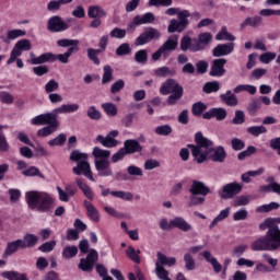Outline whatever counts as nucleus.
I'll return each instance as SVG.
<instances>
[{
    "instance_id": "1",
    "label": "nucleus",
    "mask_w": 280,
    "mask_h": 280,
    "mask_svg": "<svg viewBox=\"0 0 280 280\" xmlns=\"http://www.w3.org/2000/svg\"><path fill=\"white\" fill-rule=\"evenodd\" d=\"M25 200L30 209H36L40 213H47L54 207V198L45 191H27L25 192Z\"/></svg>"
},
{
    "instance_id": "2",
    "label": "nucleus",
    "mask_w": 280,
    "mask_h": 280,
    "mask_svg": "<svg viewBox=\"0 0 280 280\" xmlns=\"http://www.w3.org/2000/svg\"><path fill=\"white\" fill-rule=\"evenodd\" d=\"M195 143L197 144H188L191 155L197 163H205L209 156V150L213 148V141L199 131L195 135Z\"/></svg>"
},
{
    "instance_id": "3",
    "label": "nucleus",
    "mask_w": 280,
    "mask_h": 280,
    "mask_svg": "<svg viewBox=\"0 0 280 280\" xmlns=\"http://www.w3.org/2000/svg\"><path fill=\"white\" fill-rule=\"evenodd\" d=\"M70 161L77 163L72 168L73 174L77 176L83 175L92 183H95V177H93V171H91V164L89 163V154L74 150L70 154Z\"/></svg>"
},
{
    "instance_id": "4",
    "label": "nucleus",
    "mask_w": 280,
    "mask_h": 280,
    "mask_svg": "<svg viewBox=\"0 0 280 280\" xmlns=\"http://www.w3.org/2000/svg\"><path fill=\"white\" fill-rule=\"evenodd\" d=\"M280 248V230L270 228L267 237H260L252 244V250H277Z\"/></svg>"
},
{
    "instance_id": "5",
    "label": "nucleus",
    "mask_w": 280,
    "mask_h": 280,
    "mask_svg": "<svg viewBox=\"0 0 280 280\" xmlns=\"http://www.w3.org/2000/svg\"><path fill=\"white\" fill-rule=\"evenodd\" d=\"M188 207H202L211 189L200 180H194L189 188Z\"/></svg>"
},
{
    "instance_id": "6",
    "label": "nucleus",
    "mask_w": 280,
    "mask_h": 280,
    "mask_svg": "<svg viewBox=\"0 0 280 280\" xmlns=\"http://www.w3.org/2000/svg\"><path fill=\"white\" fill-rule=\"evenodd\" d=\"M177 47H178V36L173 35L168 37L167 40L155 52L152 54L151 58L154 62H156V60H161L162 57L164 59L170 58V55L172 54V51H176Z\"/></svg>"
},
{
    "instance_id": "7",
    "label": "nucleus",
    "mask_w": 280,
    "mask_h": 280,
    "mask_svg": "<svg viewBox=\"0 0 280 280\" xmlns=\"http://www.w3.org/2000/svg\"><path fill=\"white\" fill-rule=\"evenodd\" d=\"M189 16H191L190 12H184L179 13V18H177L178 20L172 19L167 26L168 34H175V32L180 34V32H185L187 25H189Z\"/></svg>"
},
{
    "instance_id": "8",
    "label": "nucleus",
    "mask_w": 280,
    "mask_h": 280,
    "mask_svg": "<svg viewBox=\"0 0 280 280\" xmlns=\"http://www.w3.org/2000/svg\"><path fill=\"white\" fill-rule=\"evenodd\" d=\"M32 49V42L30 39H20L15 43L10 52V58L7 60V65H13V62L23 56V51H30Z\"/></svg>"
},
{
    "instance_id": "9",
    "label": "nucleus",
    "mask_w": 280,
    "mask_h": 280,
    "mask_svg": "<svg viewBox=\"0 0 280 280\" xmlns=\"http://www.w3.org/2000/svg\"><path fill=\"white\" fill-rule=\"evenodd\" d=\"M242 189H244V185L237 182L229 183L219 190V196L222 200H231V198H235L237 194H242Z\"/></svg>"
},
{
    "instance_id": "10",
    "label": "nucleus",
    "mask_w": 280,
    "mask_h": 280,
    "mask_svg": "<svg viewBox=\"0 0 280 280\" xmlns=\"http://www.w3.org/2000/svg\"><path fill=\"white\" fill-rule=\"evenodd\" d=\"M47 30L48 32L58 34L60 32H67L69 24L60 15H54L48 20Z\"/></svg>"
},
{
    "instance_id": "11",
    "label": "nucleus",
    "mask_w": 280,
    "mask_h": 280,
    "mask_svg": "<svg viewBox=\"0 0 280 280\" xmlns=\"http://www.w3.org/2000/svg\"><path fill=\"white\" fill-rule=\"evenodd\" d=\"M160 37H161V33L159 32V30L150 27L149 30H147L136 38L135 45L136 47H141L143 45H148V43H152L154 38H160Z\"/></svg>"
},
{
    "instance_id": "12",
    "label": "nucleus",
    "mask_w": 280,
    "mask_h": 280,
    "mask_svg": "<svg viewBox=\"0 0 280 280\" xmlns=\"http://www.w3.org/2000/svg\"><path fill=\"white\" fill-rule=\"evenodd\" d=\"M98 257L100 256L97 254V250L95 249L90 250V253L88 254V257L82 258L80 260V264H79L80 270H82L83 272H91V270H93V266H95V264L97 262Z\"/></svg>"
},
{
    "instance_id": "13",
    "label": "nucleus",
    "mask_w": 280,
    "mask_h": 280,
    "mask_svg": "<svg viewBox=\"0 0 280 280\" xmlns=\"http://www.w3.org/2000/svg\"><path fill=\"white\" fill-rule=\"evenodd\" d=\"M54 121H58L55 109L51 113L40 114L31 119L32 126H49Z\"/></svg>"
},
{
    "instance_id": "14",
    "label": "nucleus",
    "mask_w": 280,
    "mask_h": 280,
    "mask_svg": "<svg viewBox=\"0 0 280 280\" xmlns=\"http://www.w3.org/2000/svg\"><path fill=\"white\" fill-rule=\"evenodd\" d=\"M183 91V86L174 79L166 80L160 88L161 95H170V93H178Z\"/></svg>"
},
{
    "instance_id": "15",
    "label": "nucleus",
    "mask_w": 280,
    "mask_h": 280,
    "mask_svg": "<svg viewBox=\"0 0 280 280\" xmlns=\"http://www.w3.org/2000/svg\"><path fill=\"white\" fill-rule=\"evenodd\" d=\"M30 60L27 62L30 65H45V62H56V55L52 52H45L40 56L36 57L34 52H30Z\"/></svg>"
},
{
    "instance_id": "16",
    "label": "nucleus",
    "mask_w": 280,
    "mask_h": 280,
    "mask_svg": "<svg viewBox=\"0 0 280 280\" xmlns=\"http://www.w3.org/2000/svg\"><path fill=\"white\" fill-rule=\"evenodd\" d=\"M154 21H156L154 13L148 12L143 15H136L132 19V22L128 25V27L132 30V27H137V25H148L150 23H154Z\"/></svg>"
},
{
    "instance_id": "17",
    "label": "nucleus",
    "mask_w": 280,
    "mask_h": 280,
    "mask_svg": "<svg viewBox=\"0 0 280 280\" xmlns=\"http://www.w3.org/2000/svg\"><path fill=\"white\" fill-rule=\"evenodd\" d=\"M224 65H226V59H222V58L214 59L212 61L209 75H211V78H222V75L226 73V69H224Z\"/></svg>"
},
{
    "instance_id": "18",
    "label": "nucleus",
    "mask_w": 280,
    "mask_h": 280,
    "mask_svg": "<svg viewBox=\"0 0 280 280\" xmlns=\"http://www.w3.org/2000/svg\"><path fill=\"white\" fill-rule=\"evenodd\" d=\"M94 165L98 176H113V168L110 167V162H108V160H94Z\"/></svg>"
},
{
    "instance_id": "19",
    "label": "nucleus",
    "mask_w": 280,
    "mask_h": 280,
    "mask_svg": "<svg viewBox=\"0 0 280 280\" xmlns=\"http://www.w3.org/2000/svg\"><path fill=\"white\" fill-rule=\"evenodd\" d=\"M226 109L224 107H214L203 113L205 119H217V121H224L226 119Z\"/></svg>"
},
{
    "instance_id": "20",
    "label": "nucleus",
    "mask_w": 280,
    "mask_h": 280,
    "mask_svg": "<svg viewBox=\"0 0 280 280\" xmlns=\"http://www.w3.org/2000/svg\"><path fill=\"white\" fill-rule=\"evenodd\" d=\"M234 49H235L234 43L219 44L217 47L213 48L212 56H214V58H222V56H229L233 54Z\"/></svg>"
},
{
    "instance_id": "21",
    "label": "nucleus",
    "mask_w": 280,
    "mask_h": 280,
    "mask_svg": "<svg viewBox=\"0 0 280 280\" xmlns=\"http://www.w3.org/2000/svg\"><path fill=\"white\" fill-rule=\"evenodd\" d=\"M210 159L213 163H224L226 161V150L224 147H215L209 150Z\"/></svg>"
},
{
    "instance_id": "22",
    "label": "nucleus",
    "mask_w": 280,
    "mask_h": 280,
    "mask_svg": "<svg viewBox=\"0 0 280 280\" xmlns=\"http://www.w3.org/2000/svg\"><path fill=\"white\" fill-rule=\"evenodd\" d=\"M60 122L58 120H55L48 126L38 129L36 135L39 139H45V137H50V135H54V132L58 130Z\"/></svg>"
},
{
    "instance_id": "23",
    "label": "nucleus",
    "mask_w": 280,
    "mask_h": 280,
    "mask_svg": "<svg viewBox=\"0 0 280 280\" xmlns=\"http://www.w3.org/2000/svg\"><path fill=\"white\" fill-rule=\"evenodd\" d=\"M122 149L126 151V154H137V152L143 150V147L139 143V140L129 139L124 142Z\"/></svg>"
},
{
    "instance_id": "24",
    "label": "nucleus",
    "mask_w": 280,
    "mask_h": 280,
    "mask_svg": "<svg viewBox=\"0 0 280 280\" xmlns=\"http://www.w3.org/2000/svg\"><path fill=\"white\" fill-rule=\"evenodd\" d=\"M180 49L182 51H198V45L196 43V38H191L187 35H185L180 40Z\"/></svg>"
},
{
    "instance_id": "25",
    "label": "nucleus",
    "mask_w": 280,
    "mask_h": 280,
    "mask_svg": "<svg viewBox=\"0 0 280 280\" xmlns=\"http://www.w3.org/2000/svg\"><path fill=\"white\" fill-rule=\"evenodd\" d=\"M173 229H178L184 233H188V231H194V226L189 224L183 217H175L172 219Z\"/></svg>"
},
{
    "instance_id": "26",
    "label": "nucleus",
    "mask_w": 280,
    "mask_h": 280,
    "mask_svg": "<svg viewBox=\"0 0 280 280\" xmlns=\"http://www.w3.org/2000/svg\"><path fill=\"white\" fill-rule=\"evenodd\" d=\"M54 110H55L56 117H58V115L78 113V110H80V105L78 103L62 104L61 106L55 108Z\"/></svg>"
},
{
    "instance_id": "27",
    "label": "nucleus",
    "mask_w": 280,
    "mask_h": 280,
    "mask_svg": "<svg viewBox=\"0 0 280 280\" xmlns=\"http://www.w3.org/2000/svg\"><path fill=\"white\" fill-rule=\"evenodd\" d=\"M75 183L79 189H81V191L83 192V196L88 198V200H95V192H93V189L91 188V186L84 183L80 177L75 178Z\"/></svg>"
},
{
    "instance_id": "28",
    "label": "nucleus",
    "mask_w": 280,
    "mask_h": 280,
    "mask_svg": "<svg viewBox=\"0 0 280 280\" xmlns=\"http://www.w3.org/2000/svg\"><path fill=\"white\" fill-rule=\"evenodd\" d=\"M202 257L203 259L208 262L211 264L214 272L220 273L222 272V264H220V261H218V259L215 257H213V255L211 254V252L209 250H205L202 253Z\"/></svg>"
},
{
    "instance_id": "29",
    "label": "nucleus",
    "mask_w": 280,
    "mask_h": 280,
    "mask_svg": "<svg viewBox=\"0 0 280 280\" xmlns=\"http://www.w3.org/2000/svg\"><path fill=\"white\" fill-rule=\"evenodd\" d=\"M85 209H86V215L92 222H100V210L93 206L90 201L85 200L83 202Z\"/></svg>"
},
{
    "instance_id": "30",
    "label": "nucleus",
    "mask_w": 280,
    "mask_h": 280,
    "mask_svg": "<svg viewBox=\"0 0 280 280\" xmlns=\"http://www.w3.org/2000/svg\"><path fill=\"white\" fill-rule=\"evenodd\" d=\"M20 248L23 249V244L21 243V240L9 242L4 249L3 257H10L14 255V253H18Z\"/></svg>"
},
{
    "instance_id": "31",
    "label": "nucleus",
    "mask_w": 280,
    "mask_h": 280,
    "mask_svg": "<svg viewBox=\"0 0 280 280\" xmlns=\"http://www.w3.org/2000/svg\"><path fill=\"white\" fill-rule=\"evenodd\" d=\"M96 141L103 145V148H117L119 145V140L110 138L109 136H97Z\"/></svg>"
},
{
    "instance_id": "32",
    "label": "nucleus",
    "mask_w": 280,
    "mask_h": 280,
    "mask_svg": "<svg viewBox=\"0 0 280 280\" xmlns=\"http://www.w3.org/2000/svg\"><path fill=\"white\" fill-rule=\"evenodd\" d=\"M153 74L155 75V78H172L176 75V70L164 66L153 70Z\"/></svg>"
},
{
    "instance_id": "33",
    "label": "nucleus",
    "mask_w": 280,
    "mask_h": 280,
    "mask_svg": "<svg viewBox=\"0 0 280 280\" xmlns=\"http://www.w3.org/2000/svg\"><path fill=\"white\" fill-rule=\"evenodd\" d=\"M88 16L89 19H103V16H106V12L101 5H90L88 8Z\"/></svg>"
},
{
    "instance_id": "34",
    "label": "nucleus",
    "mask_w": 280,
    "mask_h": 280,
    "mask_svg": "<svg viewBox=\"0 0 280 280\" xmlns=\"http://www.w3.org/2000/svg\"><path fill=\"white\" fill-rule=\"evenodd\" d=\"M220 100L223 104H226V106H237V96L233 94L231 90L220 94Z\"/></svg>"
},
{
    "instance_id": "35",
    "label": "nucleus",
    "mask_w": 280,
    "mask_h": 280,
    "mask_svg": "<svg viewBox=\"0 0 280 280\" xmlns=\"http://www.w3.org/2000/svg\"><path fill=\"white\" fill-rule=\"evenodd\" d=\"M92 155L95 161H108L110 159V151L104 150L100 147H94L92 150Z\"/></svg>"
},
{
    "instance_id": "36",
    "label": "nucleus",
    "mask_w": 280,
    "mask_h": 280,
    "mask_svg": "<svg viewBox=\"0 0 280 280\" xmlns=\"http://www.w3.org/2000/svg\"><path fill=\"white\" fill-rule=\"evenodd\" d=\"M212 38L213 36L211 35V33L199 34L198 39H196L198 51H202V49H205V47H207L208 44L211 43Z\"/></svg>"
},
{
    "instance_id": "37",
    "label": "nucleus",
    "mask_w": 280,
    "mask_h": 280,
    "mask_svg": "<svg viewBox=\"0 0 280 280\" xmlns=\"http://www.w3.org/2000/svg\"><path fill=\"white\" fill-rule=\"evenodd\" d=\"M75 51H80V48L77 47H70L68 50L63 54L55 55L56 60H59L62 65H67L69 62V57L73 56Z\"/></svg>"
},
{
    "instance_id": "38",
    "label": "nucleus",
    "mask_w": 280,
    "mask_h": 280,
    "mask_svg": "<svg viewBox=\"0 0 280 280\" xmlns=\"http://www.w3.org/2000/svg\"><path fill=\"white\" fill-rule=\"evenodd\" d=\"M1 277L8 280H30L27 275L21 273L19 271H3L1 272Z\"/></svg>"
},
{
    "instance_id": "39",
    "label": "nucleus",
    "mask_w": 280,
    "mask_h": 280,
    "mask_svg": "<svg viewBox=\"0 0 280 280\" xmlns=\"http://www.w3.org/2000/svg\"><path fill=\"white\" fill-rule=\"evenodd\" d=\"M125 253H126L128 259L133 261V264H141V257H139V255H141L140 249L137 250V249H135V247L128 246Z\"/></svg>"
},
{
    "instance_id": "40",
    "label": "nucleus",
    "mask_w": 280,
    "mask_h": 280,
    "mask_svg": "<svg viewBox=\"0 0 280 280\" xmlns=\"http://www.w3.org/2000/svg\"><path fill=\"white\" fill-rule=\"evenodd\" d=\"M37 242H38V236L34 234H26L23 237V240H21L23 248H33V246H36Z\"/></svg>"
},
{
    "instance_id": "41",
    "label": "nucleus",
    "mask_w": 280,
    "mask_h": 280,
    "mask_svg": "<svg viewBox=\"0 0 280 280\" xmlns=\"http://www.w3.org/2000/svg\"><path fill=\"white\" fill-rule=\"evenodd\" d=\"M231 214V208H225L220 211V213L211 221L209 229H213L218 222H222L223 220H226L229 215Z\"/></svg>"
},
{
    "instance_id": "42",
    "label": "nucleus",
    "mask_w": 280,
    "mask_h": 280,
    "mask_svg": "<svg viewBox=\"0 0 280 280\" xmlns=\"http://www.w3.org/2000/svg\"><path fill=\"white\" fill-rule=\"evenodd\" d=\"M27 34L24 30L21 28H14L7 33V38L4 39V43H9V40H16V38H21Z\"/></svg>"
},
{
    "instance_id": "43",
    "label": "nucleus",
    "mask_w": 280,
    "mask_h": 280,
    "mask_svg": "<svg viewBox=\"0 0 280 280\" xmlns=\"http://www.w3.org/2000/svg\"><path fill=\"white\" fill-rule=\"evenodd\" d=\"M58 47L67 48L69 47H75L77 49H80L78 45H80V40L78 39H69V38H62L57 40Z\"/></svg>"
},
{
    "instance_id": "44",
    "label": "nucleus",
    "mask_w": 280,
    "mask_h": 280,
    "mask_svg": "<svg viewBox=\"0 0 280 280\" xmlns=\"http://www.w3.org/2000/svg\"><path fill=\"white\" fill-rule=\"evenodd\" d=\"M61 255H62L63 259H73V257H75V255H78V246H75V245L66 246L62 249Z\"/></svg>"
},
{
    "instance_id": "45",
    "label": "nucleus",
    "mask_w": 280,
    "mask_h": 280,
    "mask_svg": "<svg viewBox=\"0 0 280 280\" xmlns=\"http://www.w3.org/2000/svg\"><path fill=\"white\" fill-rule=\"evenodd\" d=\"M215 39L217 40H231V43H233V40H235V36H233L231 33H229L226 27L223 26L221 28V31L215 35Z\"/></svg>"
},
{
    "instance_id": "46",
    "label": "nucleus",
    "mask_w": 280,
    "mask_h": 280,
    "mask_svg": "<svg viewBox=\"0 0 280 280\" xmlns=\"http://www.w3.org/2000/svg\"><path fill=\"white\" fill-rule=\"evenodd\" d=\"M248 135H252V137H259L260 135H266L268 132V129L264 127V125L260 126H252L247 128Z\"/></svg>"
},
{
    "instance_id": "47",
    "label": "nucleus",
    "mask_w": 280,
    "mask_h": 280,
    "mask_svg": "<svg viewBox=\"0 0 280 280\" xmlns=\"http://www.w3.org/2000/svg\"><path fill=\"white\" fill-rule=\"evenodd\" d=\"M250 203V196L248 195H242L236 197L233 202L232 207H246V205Z\"/></svg>"
},
{
    "instance_id": "48",
    "label": "nucleus",
    "mask_w": 280,
    "mask_h": 280,
    "mask_svg": "<svg viewBox=\"0 0 280 280\" xmlns=\"http://www.w3.org/2000/svg\"><path fill=\"white\" fill-rule=\"evenodd\" d=\"M261 24V18L259 16H254V18H247L245 21L241 24V27H258V25Z\"/></svg>"
},
{
    "instance_id": "49",
    "label": "nucleus",
    "mask_w": 280,
    "mask_h": 280,
    "mask_svg": "<svg viewBox=\"0 0 280 280\" xmlns=\"http://www.w3.org/2000/svg\"><path fill=\"white\" fill-rule=\"evenodd\" d=\"M88 58L89 60H91L92 62H94V65H100V58L98 56L102 52V49H95V48H88Z\"/></svg>"
},
{
    "instance_id": "50",
    "label": "nucleus",
    "mask_w": 280,
    "mask_h": 280,
    "mask_svg": "<svg viewBox=\"0 0 280 280\" xmlns=\"http://www.w3.org/2000/svg\"><path fill=\"white\" fill-rule=\"evenodd\" d=\"M58 89H60V84L54 79L49 80L44 86L45 93H47L48 95L58 91Z\"/></svg>"
},
{
    "instance_id": "51",
    "label": "nucleus",
    "mask_w": 280,
    "mask_h": 280,
    "mask_svg": "<svg viewBox=\"0 0 280 280\" xmlns=\"http://www.w3.org/2000/svg\"><path fill=\"white\" fill-rule=\"evenodd\" d=\"M203 93H218L220 91V82L212 81L203 85Z\"/></svg>"
},
{
    "instance_id": "52",
    "label": "nucleus",
    "mask_w": 280,
    "mask_h": 280,
    "mask_svg": "<svg viewBox=\"0 0 280 280\" xmlns=\"http://www.w3.org/2000/svg\"><path fill=\"white\" fill-rule=\"evenodd\" d=\"M246 121V114H244V110L237 109L234 114V118L232 119V124L234 126H242Z\"/></svg>"
},
{
    "instance_id": "53",
    "label": "nucleus",
    "mask_w": 280,
    "mask_h": 280,
    "mask_svg": "<svg viewBox=\"0 0 280 280\" xmlns=\"http://www.w3.org/2000/svg\"><path fill=\"white\" fill-rule=\"evenodd\" d=\"M103 71L102 84H108V82L113 80V68L106 65L104 66Z\"/></svg>"
},
{
    "instance_id": "54",
    "label": "nucleus",
    "mask_w": 280,
    "mask_h": 280,
    "mask_svg": "<svg viewBox=\"0 0 280 280\" xmlns=\"http://www.w3.org/2000/svg\"><path fill=\"white\" fill-rule=\"evenodd\" d=\"M155 135H159L160 137H167L172 135V127L170 125H162L158 126L154 129Z\"/></svg>"
},
{
    "instance_id": "55",
    "label": "nucleus",
    "mask_w": 280,
    "mask_h": 280,
    "mask_svg": "<svg viewBox=\"0 0 280 280\" xmlns=\"http://www.w3.org/2000/svg\"><path fill=\"white\" fill-rule=\"evenodd\" d=\"M102 108L108 117H115L117 115V106L113 103H103Z\"/></svg>"
},
{
    "instance_id": "56",
    "label": "nucleus",
    "mask_w": 280,
    "mask_h": 280,
    "mask_svg": "<svg viewBox=\"0 0 280 280\" xmlns=\"http://www.w3.org/2000/svg\"><path fill=\"white\" fill-rule=\"evenodd\" d=\"M207 109V104L202 102H197L192 105V115L200 117Z\"/></svg>"
},
{
    "instance_id": "57",
    "label": "nucleus",
    "mask_w": 280,
    "mask_h": 280,
    "mask_svg": "<svg viewBox=\"0 0 280 280\" xmlns=\"http://www.w3.org/2000/svg\"><path fill=\"white\" fill-rule=\"evenodd\" d=\"M110 194H112V196H114L115 198H120V200L130 201V200H132V198H135V196L132 195V192H128V191H124V190L112 191Z\"/></svg>"
},
{
    "instance_id": "58",
    "label": "nucleus",
    "mask_w": 280,
    "mask_h": 280,
    "mask_svg": "<svg viewBox=\"0 0 280 280\" xmlns=\"http://www.w3.org/2000/svg\"><path fill=\"white\" fill-rule=\"evenodd\" d=\"M65 141H67V136L65 133H60L56 138L48 141V145L50 148H56V145H63Z\"/></svg>"
},
{
    "instance_id": "59",
    "label": "nucleus",
    "mask_w": 280,
    "mask_h": 280,
    "mask_svg": "<svg viewBox=\"0 0 280 280\" xmlns=\"http://www.w3.org/2000/svg\"><path fill=\"white\" fill-rule=\"evenodd\" d=\"M136 62L145 65L148 62V51L145 49L138 50L135 55Z\"/></svg>"
},
{
    "instance_id": "60",
    "label": "nucleus",
    "mask_w": 280,
    "mask_h": 280,
    "mask_svg": "<svg viewBox=\"0 0 280 280\" xmlns=\"http://www.w3.org/2000/svg\"><path fill=\"white\" fill-rule=\"evenodd\" d=\"M185 268L188 270H196V260H194V256L187 253L184 255Z\"/></svg>"
},
{
    "instance_id": "61",
    "label": "nucleus",
    "mask_w": 280,
    "mask_h": 280,
    "mask_svg": "<svg viewBox=\"0 0 280 280\" xmlns=\"http://www.w3.org/2000/svg\"><path fill=\"white\" fill-rule=\"evenodd\" d=\"M132 54V48H130V44L124 43L116 49V55L118 56H129Z\"/></svg>"
},
{
    "instance_id": "62",
    "label": "nucleus",
    "mask_w": 280,
    "mask_h": 280,
    "mask_svg": "<svg viewBox=\"0 0 280 280\" xmlns=\"http://www.w3.org/2000/svg\"><path fill=\"white\" fill-rule=\"evenodd\" d=\"M109 36L110 38H118L119 40H121L122 38H126V30L115 27L109 32Z\"/></svg>"
},
{
    "instance_id": "63",
    "label": "nucleus",
    "mask_w": 280,
    "mask_h": 280,
    "mask_svg": "<svg viewBox=\"0 0 280 280\" xmlns=\"http://www.w3.org/2000/svg\"><path fill=\"white\" fill-rule=\"evenodd\" d=\"M0 102H2V104H14V96L10 92L1 91Z\"/></svg>"
},
{
    "instance_id": "64",
    "label": "nucleus",
    "mask_w": 280,
    "mask_h": 280,
    "mask_svg": "<svg viewBox=\"0 0 280 280\" xmlns=\"http://www.w3.org/2000/svg\"><path fill=\"white\" fill-rule=\"evenodd\" d=\"M55 248H56V241H50L42 244L38 247V250H40V253H51V250H54Z\"/></svg>"
}]
</instances>
